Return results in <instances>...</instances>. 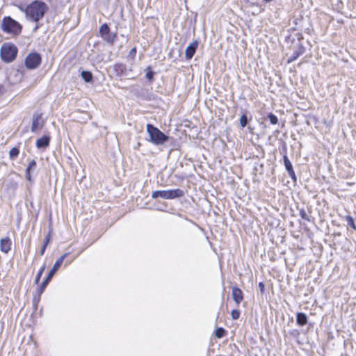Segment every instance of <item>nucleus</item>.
Masks as SVG:
<instances>
[{
	"mask_svg": "<svg viewBox=\"0 0 356 356\" xmlns=\"http://www.w3.org/2000/svg\"><path fill=\"white\" fill-rule=\"evenodd\" d=\"M48 10L49 7L44 1H33L26 6V17L30 21L38 22L43 18Z\"/></svg>",
	"mask_w": 356,
	"mask_h": 356,
	"instance_id": "f257e3e1",
	"label": "nucleus"
},
{
	"mask_svg": "<svg viewBox=\"0 0 356 356\" xmlns=\"http://www.w3.org/2000/svg\"><path fill=\"white\" fill-rule=\"evenodd\" d=\"M67 255H68V253H65L64 254H63L60 258H58L56 261V262L54 263L53 267L51 268V269L49 272L47 276L46 277L44 280L42 282V284H40V286L38 287V289L37 290L38 298H36L35 296H34V298H33V302L35 304H37L39 302L40 297L41 294L43 293V291H44L45 288L47 287V286L48 285V284L49 283L51 280L52 279L53 276L56 273V271L58 270V268L60 267V266L62 265L64 259L66 258V257Z\"/></svg>",
	"mask_w": 356,
	"mask_h": 356,
	"instance_id": "f03ea898",
	"label": "nucleus"
},
{
	"mask_svg": "<svg viewBox=\"0 0 356 356\" xmlns=\"http://www.w3.org/2000/svg\"><path fill=\"white\" fill-rule=\"evenodd\" d=\"M146 127L149 136V141L154 145H161L168 141L169 137L153 124H147Z\"/></svg>",
	"mask_w": 356,
	"mask_h": 356,
	"instance_id": "7ed1b4c3",
	"label": "nucleus"
},
{
	"mask_svg": "<svg viewBox=\"0 0 356 356\" xmlns=\"http://www.w3.org/2000/svg\"><path fill=\"white\" fill-rule=\"evenodd\" d=\"M17 52V47L14 44L3 43L1 47L0 56L3 61L8 63L16 58Z\"/></svg>",
	"mask_w": 356,
	"mask_h": 356,
	"instance_id": "20e7f679",
	"label": "nucleus"
},
{
	"mask_svg": "<svg viewBox=\"0 0 356 356\" xmlns=\"http://www.w3.org/2000/svg\"><path fill=\"white\" fill-rule=\"evenodd\" d=\"M1 27L3 32L16 35L20 33L22 28L18 22L9 16L3 17L1 24Z\"/></svg>",
	"mask_w": 356,
	"mask_h": 356,
	"instance_id": "39448f33",
	"label": "nucleus"
},
{
	"mask_svg": "<svg viewBox=\"0 0 356 356\" xmlns=\"http://www.w3.org/2000/svg\"><path fill=\"white\" fill-rule=\"evenodd\" d=\"M184 193L179 188L171 189L167 191H155L152 193V197L156 199L161 197L165 200H172L184 196Z\"/></svg>",
	"mask_w": 356,
	"mask_h": 356,
	"instance_id": "423d86ee",
	"label": "nucleus"
},
{
	"mask_svg": "<svg viewBox=\"0 0 356 356\" xmlns=\"http://www.w3.org/2000/svg\"><path fill=\"white\" fill-rule=\"evenodd\" d=\"M42 63V57L39 53L31 52L25 58V66L29 70L38 68Z\"/></svg>",
	"mask_w": 356,
	"mask_h": 356,
	"instance_id": "0eeeda50",
	"label": "nucleus"
},
{
	"mask_svg": "<svg viewBox=\"0 0 356 356\" xmlns=\"http://www.w3.org/2000/svg\"><path fill=\"white\" fill-rule=\"evenodd\" d=\"M198 44L197 40H194L186 47L185 50V58L186 60H191L193 58L197 49Z\"/></svg>",
	"mask_w": 356,
	"mask_h": 356,
	"instance_id": "6e6552de",
	"label": "nucleus"
},
{
	"mask_svg": "<svg viewBox=\"0 0 356 356\" xmlns=\"http://www.w3.org/2000/svg\"><path fill=\"white\" fill-rule=\"evenodd\" d=\"M11 245L12 241L8 236L2 238L0 240V250L2 252L7 254L10 250Z\"/></svg>",
	"mask_w": 356,
	"mask_h": 356,
	"instance_id": "1a4fd4ad",
	"label": "nucleus"
},
{
	"mask_svg": "<svg viewBox=\"0 0 356 356\" xmlns=\"http://www.w3.org/2000/svg\"><path fill=\"white\" fill-rule=\"evenodd\" d=\"M305 52V47L299 44L298 47L293 51L292 55L288 58L287 63H291L295 61L300 56L302 55Z\"/></svg>",
	"mask_w": 356,
	"mask_h": 356,
	"instance_id": "9d476101",
	"label": "nucleus"
},
{
	"mask_svg": "<svg viewBox=\"0 0 356 356\" xmlns=\"http://www.w3.org/2000/svg\"><path fill=\"white\" fill-rule=\"evenodd\" d=\"M41 115H34L31 126V131L35 132L37 130L42 129V123L41 122Z\"/></svg>",
	"mask_w": 356,
	"mask_h": 356,
	"instance_id": "9b49d317",
	"label": "nucleus"
},
{
	"mask_svg": "<svg viewBox=\"0 0 356 356\" xmlns=\"http://www.w3.org/2000/svg\"><path fill=\"white\" fill-rule=\"evenodd\" d=\"M232 298L237 305L240 304L243 299L242 291L238 287L232 288Z\"/></svg>",
	"mask_w": 356,
	"mask_h": 356,
	"instance_id": "f8f14e48",
	"label": "nucleus"
},
{
	"mask_svg": "<svg viewBox=\"0 0 356 356\" xmlns=\"http://www.w3.org/2000/svg\"><path fill=\"white\" fill-rule=\"evenodd\" d=\"M50 137L44 136L36 140V147L38 149L45 148L49 145Z\"/></svg>",
	"mask_w": 356,
	"mask_h": 356,
	"instance_id": "ddd939ff",
	"label": "nucleus"
},
{
	"mask_svg": "<svg viewBox=\"0 0 356 356\" xmlns=\"http://www.w3.org/2000/svg\"><path fill=\"white\" fill-rule=\"evenodd\" d=\"M36 161L35 160H32L29 162L26 169V178L28 181H31V172L34 171L36 168Z\"/></svg>",
	"mask_w": 356,
	"mask_h": 356,
	"instance_id": "4468645a",
	"label": "nucleus"
},
{
	"mask_svg": "<svg viewBox=\"0 0 356 356\" xmlns=\"http://www.w3.org/2000/svg\"><path fill=\"white\" fill-rule=\"evenodd\" d=\"M296 322L297 323L300 325L303 326L307 324V316L305 313L302 312H298L296 314Z\"/></svg>",
	"mask_w": 356,
	"mask_h": 356,
	"instance_id": "2eb2a0df",
	"label": "nucleus"
},
{
	"mask_svg": "<svg viewBox=\"0 0 356 356\" xmlns=\"http://www.w3.org/2000/svg\"><path fill=\"white\" fill-rule=\"evenodd\" d=\"M106 42L113 44L116 39H117V34L113 33L111 32H108V33L105 34L102 37Z\"/></svg>",
	"mask_w": 356,
	"mask_h": 356,
	"instance_id": "dca6fc26",
	"label": "nucleus"
},
{
	"mask_svg": "<svg viewBox=\"0 0 356 356\" xmlns=\"http://www.w3.org/2000/svg\"><path fill=\"white\" fill-rule=\"evenodd\" d=\"M81 78L86 83H90L92 81L93 75L91 72L87 70H83L81 72Z\"/></svg>",
	"mask_w": 356,
	"mask_h": 356,
	"instance_id": "f3484780",
	"label": "nucleus"
},
{
	"mask_svg": "<svg viewBox=\"0 0 356 356\" xmlns=\"http://www.w3.org/2000/svg\"><path fill=\"white\" fill-rule=\"evenodd\" d=\"M283 161H284V164L286 170L287 172H289V171H291L292 170H293L292 163H291L290 160L289 159V158L286 155H284Z\"/></svg>",
	"mask_w": 356,
	"mask_h": 356,
	"instance_id": "a211bd4d",
	"label": "nucleus"
},
{
	"mask_svg": "<svg viewBox=\"0 0 356 356\" xmlns=\"http://www.w3.org/2000/svg\"><path fill=\"white\" fill-rule=\"evenodd\" d=\"M19 154V150L17 147H13L9 152L10 159L13 160L16 159Z\"/></svg>",
	"mask_w": 356,
	"mask_h": 356,
	"instance_id": "6ab92c4d",
	"label": "nucleus"
},
{
	"mask_svg": "<svg viewBox=\"0 0 356 356\" xmlns=\"http://www.w3.org/2000/svg\"><path fill=\"white\" fill-rule=\"evenodd\" d=\"M108 32H110V29L107 24H104L100 26L99 33L102 37Z\"/></svg>",
	"mask_w": 356,
	"mask_h": 356,
	"instance_id": "aec40b11",
	"label": "nucleus"
},
{
	"mask_svg": "<svg viewBox=\"0 0 356 356\" xmlns=\"http://www.w3.org/2000/svg\"><path fill=\"white\" fill-rule=\"evenodd\" d=\"M49 240H50L49 236L47 235L45 237L44 240L43 245H42V248L40 250V255H43L44 254V252L46 250V248H47V245H48V244L49 243Z\"/></svg>",
	"mask_w": 356,
	"mask_h": 356,
	"instance_id": "412c9836",
	"label": "nucleus"
},
{
	"mask_svg": "<svg viewBox=\"0 0 356 356\" xmlns=\"http://www.w3.org/2000/svg\"><path fill=\"white\" fill-rule=\"evenodd\" d=\"M44 270H45V265H43V266L40 268V269L39 270V271L38 272L37 275H36V277H35V283L36 284H39V282H40V278H41V277H42V274H43V273H44Z\"/></svg>",
	"mask_w": 356,
	"mask_h": 356,
	"instance_id": "4be33fe9",
	"label": "nucleus"
},
{
	"mask_svg": "<svg viewBox=\"0 0 356 356\" xmlns=\"http://www.w3.org/2000/svg\"><path fill=\"white\" fill-rule=\"evenodd\" d=\"M226 331L222 327H218L215 331V335L217 338H222L225 335Z\"/></svg>",
	"mask_w": 356,
	"mask_h": 356,
	"instance_id": "5701e85b",
	"label": "nucleus"
},
{
	"mask_svg": "<svg viewBox=\"0 0 356 356\" xmlns=\"http://www.w3.org/2000/svg\"><path fill=\"white\" fill-rule=\"evenodd\" d=\"M268 118L270 122V124H277L278 119H277V117L275 114H273L272 113H269L268 114Z\"/></svg>",
	"mask_w": 356,
	"mask_h": 356,
	"instance_id": "b1692460",
	"label": "nucleus"
},
{
	"mask_svg": "<svg viewBox=\"0 0 356 356\" xmlns=\"http://www.w3.org/2000/svg\"><path fill=\"white\" fill-rule=\"evenodd\" d=\"M248 124V118L245 114H243L240 118V124L241 127L244 128Z\"/></svg>",
	"mask_w": 356,
	"mask_h": 356,
	"instance_id": "393cba45",
	"label": "nucleus"
},
{
	"mask_svg": "<svg viewBox=\"0 0 356 356\" xmlns=\"http://www.w3.org/2000/svg\"><path fill=\"white\" fill-rule=\"evenodd\" d=\"M241 312L238 309H233L231 312V316L233 320H237L240 317Z\"/></svg>",
	"mask_w": 356,
	"mask_h": 356,
	"instance_id": "a878e982",
	"label": "nucleus"
},
{
	"mask_svg": "<svg viewBox=\"0 0 356 356\" xmlns=\"http://www.w3.org/2000/svg\"><path fill=\"white\" fill-rule=\"evenodd\" d=\"M145 77L149 80L152 81L154 77V72L151 70L150 67H147Z\"/></svg>",
	"mask_w": 356,
	"mask_h": 356,
	"instance_id": "bb28decb",
	"label": "nucleus"
},
{
	"mask_svg": "<svg viewBox=\"0 0 356 356\" xmlns=\"http://www.w3.org/2000/svg\"><path fill=\"white\" fill-rule=\"evenodd\" d=\"M300 217H301L302 219H304V220H307V221H309V220H309V218L308 215L306 213V212H305V211L304 209H301V210L300 211Z\"/></svg>",
	"mask_w": 356,
	"mask_h": 356,
	"instance_id": "cd10ccee",
	"label": "nucleus"
},
{
	"mask_svg": "<svg viewBox=\"0 0 356 356\" xmlns=\"http://www.w3.org/2000/svg\"><path fill=\"white\" fill-rule=\"evenodd\" d=\"M287 172L289 177L291 178V179H293V181H296V176L293 170Z\"/></svg>",
	"mask_w": 356,
	"mask_h": 356,
	"instance_id": "c85d7f7f",
	"label": "nucleus"
},
{
	"mask_svg": "<svg viewBox=\"0 0 356 356\" xmlns=\"http://www.w3.org/2000/svg\"><path fill=\"white\" fill-rule=\"evenodd\" d=\"M348 225L352 227L353 228L355 229L356 227L355 225V223H354V221L352 219V218H349L348 219Z\"/></svg>",
	"mask_w": 356,
	"mask_h": 356,
	"instance_id": "c756f323",
	"label": "nucleus"
},
{
	"mask_svg": "<svg viewBox=\"0 0 356 356\" xmlns=\"http://www.w3.org/2000/svg\"><path fill=\"white\" fill-rule=\"evenodd\" d=\"M136 54V48L134 47L133 49H131V51L129 52V55L134 57V56H135Z\"/></svg>",
	"mask_w": 356,
	"mask_h": 356,
	"instance_id": "7c9ffc66",
	"label": "nucleus"
},
{
	"mask_svg": "<svg viewBox=\"0 0 356 356\" xmlns=\"http://www.w3.org/2000/svg\"><path fill=\"white\" fill-rule=\"evenodd\" d=\"M259 287L261 292H263L264 291V284L263 282L259 283Z\"/></svg>",
	"mask_w": 356,
	"mask_h": 356,
	"instance_id": "2f4dec72",
	"label": "nucleus"
},
{
	"mask_svg": "<svg viewBox=\"0 0 356 356\" xmlns=\"http://www.w3.org/2000/svg\"><path fill=\"white\" fill-rule=\"evenodd\" d=\"M291 334H293V335H298L299 334V332L297 330H293L291 331Z\"/></svg>",
	"mask_w": 356,
	"mask_h": 356,
	"instance_id": "473e14b6",
	"label": "nucleus"
},
{
	"mask_svg": "<svg viewBox=\"0 0 356 356\" xmlns=\"http://www.w3.org/2000/svg\"><path fill=\"white\" fill-rule=\"evenodd\" d=\"M19 10H20L21 11L24 12V13L26 14V10H25L26 7L22 6H19Z\"/></svg>",
	"mask_w": 356,
	"mask_h": 356,
	"instance_id": "72a5a7b5",
	"label": "nucleus"
},
{
	"mask_svg": "<svg viewBox=\"0 0 356 356\" xmlns=\"http://www.w3.org/2000/svg\"><path fill=\"white\" fill-rule=\"evenodd\" d=\"M38 29V26H36L35 28V30H37Z\"/></svg>",
	"mask_w": 356,
	"mask_h": 356,
	"instance_id": "f704fd0d",
	"label": "nucleus"
}]
</instances>
